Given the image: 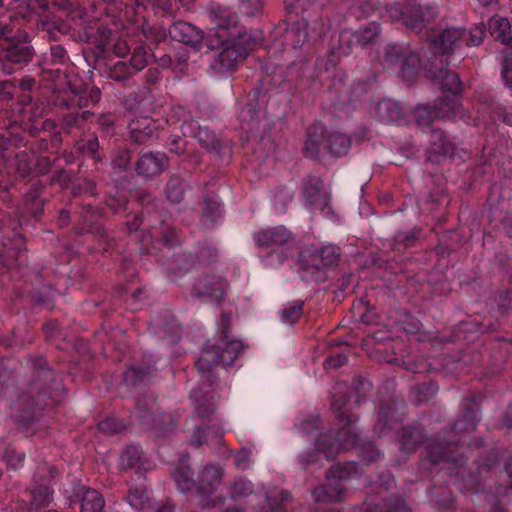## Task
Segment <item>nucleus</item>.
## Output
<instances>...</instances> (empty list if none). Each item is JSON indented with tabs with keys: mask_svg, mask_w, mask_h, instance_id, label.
Returning <instances> with one entry per match:
<instances>
[{
	"mask_svg": "<svg viewBox=\"0 0 512 512\" xmlns=\"http://www.w3.org/2000/svg\"><path fill=\"white\" fill-rule=\"evenodd\" d=\"M482 394L472 395L461 403L459 417L449 431H443L427 439L418 463L416 481L433 477L432 501L439 512H457L456 500L450 484L478 506L489 507L488 512H512V455L504 464L509 485L497 484L494 476L498 471L499 455L489 451L474 457V451L484 446L482 437H468L481 420Z\"/></svg>",
	"mask_w": 512,
	"mask_h": 512,
	"instance_id": "1",
	"label": "nucleus"
},
{
	"mask_svg": "<svg viewBox=\"0 0 512 512\" xmlns=\"http://www.w3.org/2000/svg\"><path fill=\"white\" fill-rule=\"evenodd\" d=\"M485 26L481 23L470 29L451 27L442 31L427 32L423 45L431 57L426 61L410 45L388 44L385 48L384 67L397 71L403 79L411 80L423 68L428 71L442 96L437 104L418 106L415 110L419 126L430 127L435 119L456 122L465 120L467 112L461 104L463 82L458 73L448 68L467 56V49L479 46L485 36Z\"/></svg>",
	"mask_w": 512,
	"mask_h": 512,
	"instance_id": "2",
	"label": "nucleus"
},
{
	"mask_svg": "<svg viewBox=\"0 0 512 512\" xmlns=\"http://www.w3.org/2000/svg\"><path fill=\"white\" fill-rule=\"evenodd\" d=\"M372 383L362 376L353 379L351 386L337 382L332 391L331 410L338 422V429L321 433L315 448H308L297 455V462L303 469L319 464L323 458L332 460L340 451L355 449L359 456L369 462L375 461L380 452L374 442L366 440L357 432L355 423L358 415L353 412L371 390Z\"/></svg>",
	"mask_w": 512,
	"mask_h": 512,
	"instance_id": "3",
	"label": "nucleus"
},
{
	"mask_svg": "<svg viewBox=\"0 0 512 512\" xmlns=\"http://www.w3.org/2000/svg\"><path fill=\"white\" fill-rule=\"evenodd\" d=\"M362 473L363 468L356 461L331 466L326 473L325 483L315 487L311 492L315 501L314 506L308 510L301 507V512H339L330 505L345 500L349 493V482L359 479ZM394 485L395 479L389 471L378 472L370 478L365 487L366 500L353 512H412L403 498L381 496Z\"/></svg>",
	"mask_w": 512,
	"mask_h": 512,
	"instance_id": "4",
	"label": "nucleus"
},
{
	"mask_svg": "<svg viewBox=\"0 0 512 512\" xmlns=\"http://www.w3.org/2000/svg\"><path fill=\"white\" fill-rule=\"evenodd\" d=\"M26 366L31 370L33 379L28 390L13 403L12 416L32 433L41 428H49L54 417V409L60 405L65 389L60 376L53 372L45 358L29 356Z\"/></svg>",
	"mask_w": 512,
	"mask_h": 512,
	"instance_id": "5",
	"label": "nucleus"
},
{
	"mask_svg": "<svg viewBox=\"0 0 512 512\" xmlns=\"http://www.w3.org/2000/svg\"><path fill=\"white\" fill-rule=\"evenodd\" d=\"M230 324L231 315L223 312L220 319L219 343H206L195 362L203 383L198 388L192 389L189 398L195 406L198 417L209 422L216 409V400L212 392L214 384L212 371L217 366L232 365L244 347L240 340L230 339Z\"/></svg>",
	"mask_w": 512,
	"mask_h": 512,
	"instance_id": "6",
	"label": "nucleus"
},
{
	"mask_svg": "<svg viewBox=\"0 0 512 512\" xmlns=\"http://www.w3.org/2000/svg\"><path fill=\"white\" fill-rule=\"evenodd\" d=\"M211 15L218 31L219 53L212 67L221 74L231 73L259 44V33L238 24V16L228 7L213 5Z\"/></svg>",
	"mask_w": 512,
	"mask_h": 512,
	"instance_id": "7",
	"label": "nucleus"
},
{
	"mask_svg": "<svg viewBox=\"0 0 512 512\" xmlns=\"http://www.w3.org/2000/svg\"><path fill=\"white\" fill-rule=\"evenodd\" d=\"M217 260V251L209 246H204L200 250V255L196 256L190 252L182 251L173 253V257L166 263L168 278L182 287L183 293L192 298H198L202 301L221 302L228 288L225 278L214 274H202L190 285H185L181 281L191 272L196 263L210 264Z\"/></svg>",
	"mask_w": 512,
	"mask_h": 512,
	"instance_id": "8",
	"label": "nucleus"
},
{
	"mask_svg": "<svg viewBox=\"0 0 512 512\" xmlns=\"http://www.w3.org/2000/svg\"><path fill=\"white\" fill-rule=\"evenodd\" d=\"M332 0H285L286 9L289 14L297 13L298 8L302 11L299 20L284 22L276 30V37H281V45L285 48L296 49L308 42L321 40L328 30L332 28L329 19L324 20V8Z\"/></svg>",
	"mask_w": 512,
	"mask_h": 512,
	"instance_id": "9",
	"label": "nucleus"
},
{
	"mask_svg": "<svg viewBox=\"0 0 512 512\" xmlns=\"http://www.w3.org/2000/svg\"><path fill=\"white\" fill-rule=\"evenodd\" d=\"M141 201V212L134 216L133 221L126 222L127 232L132 235L141 231L142 244L147 245L150 242L153 248L160 249L161 246L170 251L179 246L180 233L173 226L170 217L161 209V202L149 194L143 195Z\"/></svg>",
	"mask_w": 512,
	"mask_h": 512,
	"instance_id": "10",
	"label": "nucleus"
},
{
	"mask_svg": "<svg viewBox=\"0 0 512 512\" xmlns=\"http://www.w3.org/2000/svg\"><path fill=\"white\" fill-rule=\"evenodd\" d=\"M342 249L334 244H308L301 248L297 265L304 280L321 284L336 274Z\"/></svg>",
	"mask_w": 512,
	"mask_h": 512,
	"instance_id": "11",
	"label": "nucleus"
},
{
	"mask_svg": "<svg viewBox=\"0 0 512 512\" xmlns=\"http://www.w3.org/2000/svg\"><path fill=\"white\" fill-rule=\"evenodd\" d=\"M10 0H0V8ZM10 15H0V73L12 74L27 66L34 57V48L26 41L15 39Z\"/></svg>",
	"mask_w": 512,
	"mask_h": 512,
	"instance_id": "12",
	"label": "nucleus"
},
{
	"mask_svg": "<svg viewBox=\"0 0 512 512\" xmlns=\"http://www.w3.org/2000/svg\"><path fill=\"white\" fill-rule=\"evenodd\" d=\"M100 99V89L96 86L89 88L86 85H70L69 91L57 95L56 104L69 110L63 115L58 132L71 133L74 127L88 122L93 114L88 110L79 113V110L96 105Z\"/></svg>",
	"mask_w": 512,
	"mask_h": 512,
	"instance_id": "13",
	"label": "nucleus"
},
{
	"mask_svg": "<svg viewBox=\"0 0 512 512\" xmlns=\"http://www.w3.org/2000/svg\"><path fill=\"white\" fill-rule=\"evenodd\" d=\"M351 139L341 132H327L324 125L314 123L307 128L303 154L307 158L316 159L320 156L331 155L342 157L348 154Z\"/></svg>",
	"mask_w": 512,
	"mask_h": 512,
	"instance_id": "14",
	"label": "nucleus"
},
{
	"mask_svg": "<svg viewBox=\"0 0 512 512\" xmlns=\"http://www.w3.org/2000/svg\"><path fill=\"white\" fill-rule=\"evenodd\" d=\"M264 266L277 268L287 260L295 236L284 226L269 227L254 234Z\"/></svg>",
	"mask_w": 512,
	"mask_h": 512,
	"instance_id": "15",
	"label": "nucleus"
},
{
	"mask_svg": "<svg viewBox=\"0 0 512 512\" xmlns=\"http://www.w3.org/2000/svg\"><path fill=\"white\" fill-rule=\"evenodd\" d=\"M27 146L28 140L23 134L9 129L0 133V174L6 168H13L21 179L31 177L33 155L27 150H20Z\"/></svg>",
	"mask_w": 512,
	"mask_h": 512,
	"instance_id": "16",
	"label": "nucleus"
},
{
	"mask_svg": "<svg viewBox=\"0 0 512 512\" xmlns=\"http://www.w3.org/2000/svg\"><path fill=\"white\" fill-rule=\"evenodd\" d=\"M393 22H400L415 33L422 32L438 15L434 3H422L421 0L395 2L386 8Z\"/></svg>",
	"mask_w": 512,
	"mask_h": 512,
	"instance_id": "17",
	"label": "nucleus"
},
{
	"mask_svg": "<svg viewBox=\"0 0 512 512\" xmlns=\"http://www.w3.org/2000/svg\"><path fill=\"white\" fill-rule=\"evenodd\" d=\"M20 227L19 220H13L10 226H5L0 218V266L4 268H20L26 263V242L19 232Z\"/></svg>",
	"mask_w": 512,
	"mask_h": 512,
	"instance_id": "18",
	"label": "nucleus"
},
{
	"mask_svg": "<svg viewBox=\"0 0 512 512\" xmlns=\"http://www.w3.org/2000/svg\"><path fill=\"white\" fill-rule=\"evenodd\" d=\"M185 137H193L206 151L223 163H229L232 158V146L221 142L213 131L206 125H201L197 119L185 120L181 126Z\"/></svg>",
	"mask_w": 512,
	"mask_h": 512,
	"instance_id": "19",
	"label": "nucleus"
},
{
	"mask_svg": "<svg viewBox=\"0 0 512 512\" xmlns=\"http://www.w3.org/2000/svg\"><path fill=\"white\" fill-rule=\"evenodd\" d=\"M223 468L219 464L207 463L197 479V493L204 507L215 506L224 502V497L217 494V486L223 477Z\"/></svg>",
	"mask_w": 512,
	"mask_h": 512,
	"instance_id": "20",
	"label": "nucleus"
},
{
	"mask_svg": "<svg viewBox=\"0 0 512 512\" xmlns=\"http://www.w3.org/2000/svg\"><path fill=\"white\" fill-rule=\"evenodd\" d=\"M102 216V211L95 207L92 203H85L80 211V218L82 220L74 229L77 234H91L96 238L100 244H103V250L108 251L113 246V239L110 238L108 232L104 229L102 223L99 221Z\"/></svg>",
	"mask_w": 512,
	"mask_h": 512,
	"instance_id": "21",
	"label": "nucleus"
},
{
	"mask_svg": "<svg viewBox=\"0 0 512 512\" xmlns=\"http://www.w3.org/2000/svg\"><path fill=\"white\" fill-rule=\"evenodd\" d=\"M301 191L305 202V208L310 213L331 211L329 193L323 187L321 177L309 174L301 181Z\"/></svg>",
	"mask_w": 512,
	"mask_h": 512,
	"instance_id": "22",
	"label": "nucleus"
},
{
	"mask_svg": "<svg viewBox=\"0 0 512 512\" xmlns=\"http://www.w3.org/2000/svg\"><path fill=\"white\" fill-rule=\"evenodd\" d=\"M132 420L143 430L155 429L159 431L158 436L166 437L174 430V423L171 417L163 412L156 413L153 407L137 403L132 412Z\"/></svg>",
	"mask_w": 512,
	"mask_h": 512,
	"instance_id": "23",
	"label": "nucleus"
},
{
	"mask_svg": "<svg viewBox=\"0 0 512 512\" xmlns=\"http://www.w3.org/2000/svg\"><path fill=\"white\" fill-rule=\"evenodd\" d=\"M148 331L168 345L175 344L181 336L180 326L168 308L151 315Z\"/></svg>",
	"mask_w": 512,
	"mask_h": 512,
	"instance_id": "24",
	"label": "nucleus"
},
{
	"mask_svg": "<svg viewBox=\"0 0 512 512\" xmlns=\"http://www.w3.org/2000/svg\"><path fill=\"white\" fill-rule=\"evenodd\" d=\"M482 355L470 347L453 354H442L439 364L442 370L449 375L458 377L462 373L470 372V368L481 362Z\"/></svg>",
	"mask_w": 512,
	"mask_h": 512,
	"instance_id": "25",
	"label": "nucleus"
},
{
	"mask_svg": "<svg viewBox=\"0 0 512 512\" xmlns=\"http://www.w3.org/2000/svg\"><path fill=\"white\" fill-rule=\"evenodd\" d=\"M457 145L451 136L440 128H432L430 132V145L426 151V159L431 163H440L443 159H453L456 155Z\"/></svg>",
	"mask_w": 512,
	"mask_h": 512,
	"instance_id": "26",
	"label": "nucleus"
},
{
	"mask_svg": "<svg viewBox=\"0 0 512 512\" xmlns=\"http://www.w3.org/2000/svg\"><path fill=\"white\" fill-rule=\"evenodd\" d=\"M167 123L168 120L155 119L148 115L135 117L128 124L130 138L136 144H146L157 137V132L164 129Z\"/></svg>",
	"mask_w": 512,
	"mask_h": 512,
	"instance_id": "27",
	"label": "nucleus"
},
{
	"mask_svg": "<svg viewBox=\"0 0 512 512\" xmlns=\"http://www.w3.org/2000/svg\"><path fill=\"white\" fill-rule=\"evenodd\" d=\"M379 33L380 25L375 21L370 22L365 27L359 28L354 32L344 30L339 34L338 42H340V49L344 55L347 56L352 53L353 46L356 45L364 48L371 44Z\"/></svg>",
	"mask_w": 512,
	"mask_h": 512,
	"instance_id": "28",
	"label": "nucleus"
},
{
	"mask_svg": "<svg viewBox=\"0 0 512 512\" xmlns=\"http://www.w3.org/2000/svg\"><path fill=\"white\" fill-rule=\"evenodd\" d=\"M168 165V157L164 153L141 151L134 162V169L138 176L150 179L160 175Z\"/></svg>",
	"mask_w": 512,
	"mask_h": 512,
	"instance_id": "29",
	"label": "nucleus"
},
{
	"mask_svg": "<svg viewBox=\"0 0 512 512\" xmlns=\"http://www.w3.org/2000/svg\"><path fill=\"white\" fill-rule=\"evenodd\" d=\"M300 77L298 74V64L292 63L288 67L276 65L271 71L268 66L265 67V75L262 77V88L267 92L281 89L292 83L296 78Z\"/></svg>",
	"mask_w": 512,
	"mask_h": 512,
	"instance_id": "30",
	"label": "nucleus"
},
{
	"mask_svg": "<svg viewBox=\"0 0 512 512\" xmlns=\"http://www.w3.org/2000/svg\"><path fill=\"white\" fill-rule=\"evenodd\" d=\"M19 296L27 298L30 303L41 308L53 309L54 307V290L51 285L44 284L39 275L35 277V282L25 284Z\"/></svg>",
	"mask_w": 512,
	"mask_h": 512,
	"instance_id": "31",
	"label": "nucleus"
},
{
	"mask_svg": "<svg viewBox=\"0 0 512 512\" xmlns=\"http://www.w3.org/2000/svg\"><path fill=\"white\" fill-rule=\"evenodd\" d=\"M69 500L70 506L80 504V512H107L102 493L94 488L79 485Z\"/></svg>",
	"mask_w": 512,
	"mask_h": 512,
	"instance_id": "32",
	"label": "nucleus"
},
{
	"mask_svg": "<svg viewBox=\"0 0 512 512\" xmlns=\"http://www.w3.org/2000/svg\"><path fill=\"white\" fill-rule=\"evenodd\" d=\"M132 158L133 152L128 148L118 149L112 156V178L121 188H125L134 176L135 169Z\"/></svg>",
	"mask_w": 512,
	"mask_h": 512,
	"instance_id": "33",
	"label": "nucleus"
},
{
	"mask_svg": "<svg viewBox=\"0 0 512 512\" xmlns=\"http://www.w3.org/2000/svg\"><path fill=\"white\" fill-rule=\"evenodd\" d=\"M169 35L172 40L200 49L204 39V32L185 21H175L169 27Z\"/></svg>",
	"mask_w": 512,
	"mask_h": 512,
	"instance_id": "34",
	"label": "nucleus"
},
{
	"mask_svg": "<svg viewBox=\"0 0 512 512\" xmlns=\"http://www.w3.org/2000/svg\"><path fill=\"white\" fill-rule=\"evenodd\" d=\"M374 112L379 121L383 123L401 125L406 122L405 110L398 101L391 98L379 101Z\"/></svg>",
	"mask_w": 512,
	"mask_h": 512,
	"instance_id": "35",
	"label": "nucleus"
},
{
	"mask_svg": "<svg viewBox=\"0 0 512 512\" xmlns=\"http://www.w3.org/2000/svg\"><path fill=\"white\" fill-rule=\"evenodd\" d=\"M400 441L399 449L409 455L416 451L425 440L424 429L420 424L402 426L398 432Z\"/></svg>",
	"mask_w": 512,
	"mask_h": 512,
	"instance_id": "36",
	"label": "nucleus"
},
{
	"mask_svg": "<svg viewBox=\"0 0 512 512\" xmlns=\"http://www.w3.org/2000/svg\"><path fill=\"white\" fill-rule=\"evenodd\" d=\"M396 401L392 398L381 400L378 406L377 419L374 424V432L379 436H384L390 430L397 429L394 424Z\"/></svg>",
	"mask_w": 512,
	"mask_h": 512,
	"instance_id": "37",
	"label": "nucleus"
},
{
	"mask_svg": "<svg viewBox=\"0 0 512 512\" xmlns=\"http://www.w3.org/2000/svg\"><path fill=\"white\" fill-rule=\"evenodd\" d=\"M44 184L41 180H37L31 184L29 190L24 194V209L35 220H39L44 213L45 200L42 198Z\"/></svg>",
	"mask_w": 512,
	"mask_h": 512,
	"instance_id": "38",
	"label": "nucleus"
},
{
	"mask_svg": "<svg viewBox=\"0 0 512 512\" xmlns=\"http://www.w3.org/2000/svg\"><path fill=\"white\" fill-rule=\"evenodd\" d=\"M153 365L150 362H143L142 364L132 363L127 366L123 374V383L126 386L140 388L142 385H147L150 380V375Z\"/></svg>",
	"mask_w": 512,
	"mask_h": 512,
	"instance_id": "39",
	"label": "nucleus"
},
{
	"mask_svg": "<svg viewBox=\"0 0 512 512\" xmlns=\"http://www.w3.org/2000/svg\"><path fill=\"white\" fill-rule=\"evenodd\" d=\"M201 207V221L206 227H211L222 219L223 204L218 196H205Z\"/></svg>",
	"mask_w": 512,
	"mask_h": 512,
	"instance_id": "40",
	"label": "nucleus"
},
{
	"mask_svg": "<svg viewBox=\"0 0 512 512\" xmlns=\"http://www.w3.org/2000/svg\"><path fill=\"white\" fill-rule=\"evenodd\" d=\"M293 502L292 495L287 490H280L265 496L258 512H287Z\"/></svg>",
	"mask_w": 512,
	"mask_h": 512,
	"instance_id": "41",
	"label": "nucleus"
},
{
	"mask_svg": "<svg viewBox=\"0 0 512 512\" xmlns=\"http://www.w3.org/2000/svg\"><path fill=\"white\" fill-rule=\"evenodd\" d=\"M173 478L181 492H197V480L193 478V472L186 459L179 460L173 472Z\"/></svg>",
	"mask_w": 512,
	"mask_h": 512,
	"instance_id": "42",
	"label": "nucleus"
},
{
	"mask_svg": "<svg viewBox=\"0 0 512 512\" xmlns=\"http://www.w3.org/2000/svg\"><path fill=\"white\" fill-rule=\"evenodd\" d=\"M489 31L496 41L504 45H509L512 42V26L505 17L493 16L489 20Z\"/></svg>",
	"mask_w": 512,
	"mask_h": 512,
	"instance_id": "43",
	"label": "nucleus"
},
{
	"mask_svg": "<svg viewBox=\"0 0 512 512\" xmlns=\"http://www.w3.org/2000/svg\"><path fill=\"white\" fill-rule=\"evenodd\" d=\"M76 148L84 157L91 159L95 165V169L98 170V164L102 162L98 138L92 136L88 139H82L77 142Z\"/></svg>",
	"mask_w": 512,
	"mask_h": 512,
	"instance_id": "44",
	"label": "nucleus"
},
{
	"mask_svg": "<svg viewBox=\"0 0 512 512\" xmlns=\"http://www.w3.org/2000/svg\"><path fill=\"white\" fill-rule=\"evenodd\" d=\"M186 188L187 183L181 176L176 174L171 175L165 188L167 199L173 203L181 202L184 198Z\"/></svg>",
	"mask_w": 512,
	"mask_h": 512,
	"instance_id": "45",
	"label": "nucleus"
},
{
	"mask_svg": "<svg viewBox=\"0 0 512 512\" xmlns=\"http://www.w3.org/2000/svg\"><path fill=\"white\" fill-rule=\"evenodd\" d=\"M118 185L109 188V190H105V205L113 212L117 213L120 210L126 209L128 204L126 193L123 190H120Z\"/></svg>",
	"mask_w": 512,
	"mask_h": 512,
	"instance_id": "46",
	"label": "nucleus"
},
{
	"mask_svg": "<svg viewBox=\"0 0 512 512\" xmlns=\"http://www.w3.org/2000/svg\"><path fill=\"white\" fill-rule=\"evenodd\" d=\"M402 365L405 370L412 373H429L434 367L432 363L423 355H406L402 359Z\"/></svg>",
	"mask_w": 512,
	"mask_h": 512,
	"instance_id": "47",
	"label": "nucleus"
},
{
	"mask_svg": "<svg viewBox=\"0 0 512 512\" xmlns=\"http://www.w3.org/2000/svg\"><path fill=\"white\" fill-rule=\"evenodd\" d=\"M421 235L420 228L397 232L394 238V249L402 251L416 246Z\"/></svg>",
	"mask_w": 512,
	"mask_h": 512,
	"instance_id": "48",
	"label": "nucleus"
},
{
	"mask_svg": "<svg viewBox=\"0 0 512 512\" xmlns=\"http://www.w3.org/2000/svg\"><path fill=\"white\" fill-rule=\"evenodd\" d=\"M0 456L6 462L7 466L12 469L21 467L25 459L24 452H17L13 445H6L3 440H0Z\"/></svg>",
	"mask_w": 512,
	"mask_h": 512,
	"instance_id": "49",
	"label": "nucleus"
},
{
	"mask_svg": "<svg viewBox=\"0 0 512 512\" xmlns=\"http://www.w3.org/2000/svg\"><path fill=\"white\" fill-rule=\"evenodd\" d=\"M210 434L218 441L222 438L223 432L215 425L203 424L194 429L191 442L196 446H201L208 442Z\"/></svg>",
	"mask_w": 512,
	"mask_h": 512,
	"instance_id": "50",
	"label": "nucleus"
},
{
	"mask_svg": "<svg viewBox=\"0 0 512 512\" xmlns=\"http://www.w3.org/2000/svg\"><path fill=\"white\" fill-rule=\"evenodd\" d=\"M54 491L46 485H40L31 491L30 504L35 509L48 506L53 501Z\"/></svg>",
	"mask_w": 512,
	"mask_h": 512,
	"instance_id": "51",
	"label": "nucleus"
},
{
	"mask_svg": "<svg viewBox=\"0 0 512 512\" xmlns=\"http://www.w3.org/2000/svg\"><path fill=\"white\" fill-rule=\"evenodd\" d=\"M125 501L137 512H145L149 501L147 490L142 488H131L125 496Z\"/></svg>",
	"mask_w": 512,
	"mask_h": 512,
	"instance_id": "52",
	"label": "nucleus"
},
{
	"mask_svg": "<svg viewBox=\"0 0 512 512\" xmlns=\"http://www.w3.org/2000/svg\"><path fill=\"white\" fill-rule=\"evenodd\" d=\"M304 313V301L297 300L293 303H288L281 310V321L286 324L293 325L297 323Z\"/></svg>",
	"mask_w": 512,
	"mask_h": 512,
	"instance_id": "53",
	"label": "nucleus"
},
{
	"mask_svg": "<svg viewBox=\"0 0 512 512\" xmlns=\"http://www.w3.org/2000/svg\"><path fill=\"white\" fill-rule=\"evenodd\" d=\"M438 392V385L436 382L428 381L417 384L414 389V401L417 405L427 403Z\"/></svg>",
	"mask_w": 512,
	"mask_h": 512,
	"instance_id": "54",
	"label": "nucleus"
},
{
	"mask_svg": "<svg viewBox=\"0 0 512 512\" xmlns=\"http://www.w3.org/2000/svg\"><path fill=\"white\" fill-rule=\"evenodd\" d=\"M142 457L141 448L138 445H128L120 456V467L131 469L138 465Z\"/></svg>",
	"mask_w": 512,
	"mask_h": 512,
	"instance_id": "55",
	"label": "nucleus"
},
{
	"mask_svg": "<svg viewBox=\"0 0 512 512\" xmlns=\"http://www.w3.org/2000/svg\"><path fill=\"white\" fill-rule=\"evenodd\" d=\"M254 492V485L244 477H236L231 484L230 495L233 500L247 497Z\"/></svg>",
	"mask_w": 512,
	"mask_h": 512,
	"instance_id": "56",
	"label": "nucleus"
},
{
	"mask_svg": "<svg viewBox=\"0 0 512 512\" xmlns=\"http://www.w3.org/2000/svg\"><path fill=\"white\" fill-rule=\"evenodd\" d=\"M493 302L501 316H506L512 309V289L505 288L494 294Z\"/></svg>",
	"mask_w": 512,
	"mask_h": 512,
	"instance_id": "57",
	"label": "nucleus"
},
{
	"mask_svg": "<svg viewBox=\"0 0 512 512\" xmlns=\"http://www.w3.org/2000/svg\"><path fill=\"white\" fill-rule=\"evenodd\" d=\"M127 423L120 418L110 416L98 423V430L105 435H114L123 432Z\"/></svg>",
	"mask_w": 512,
	"mask_h": 512,
	"instance_id": "58",
	"label": "nucleus"
},
{
	"mask_svg": "<svg viewBox=\"0 0 512 512\" xmlns=\"http://www.w3.org/2000/svg\"><path fill=\"white\" fill-rule=\"evenodd\" d=\"M107 74L110 79L122 82L128 79L133 71L126 61L119 60L108 68Z\"/></svg>",
	"mask_w": 512,
	"mask_h": 512,
	"instance_id": "59",
	"label": "nucleus"
},
{
	"mask_svg": "<svg viewBox=\"0 0 512 512\" xmlns=\"http://www.w3.org/2000/svg\"><path fill=\"white\" fill-rule=\"evenodd\" d=\"M147 64V49L142 45L135 47L128 63V65L131 66L133 73L142 70L147 66Z\"/></svg>",
	"mask_w": 512,
	"mask_h": 512,
	"instance_id": "60",
	"label": "nucleus"
},
{
	"mask_svg": "<svg viewBox=\"0 0 512 512\" xmlns=\"http://www.w3.org/2000/svg\"><path fill=\"white\" fill-rule=\"evenodd\" d=\"M501 78L504 86L512 94V50L507 51L501 60Z\"/></svg>",
	"mask_w": 512,
	"mask_h": 512,
	"instance_id": "61",
	"label": "nucleus"
},
{
	"mask_svg": "<svg viewBox=\"0 0 512 512\" xmlns=\"http://www.w3.org/2000/svg\"><path fill=\"white\" fill-rule=\"evenodd\" d=\"M13 385L12 373L3 365H0V399L11 395Z\"/></svg>",
	"mask_w": 512,
	"mask_h": 512,
	"instance_id": "62",
	"label": "nucleus"
},
{
	"mask_svg": "<svg viewBox=\"0 0 512 512\" xmlns=\"http://www.w3.org/2000/svg\"><path fill=\"white\" fill-rule=\"evenodd\" d=\"M45 339L50 343H57V340L63 338V332L57 320H49L43 325Z\"/></svg>",
	"mask_w": 512,
	"mask_h": 512,
	"instance_id": "63",
	"label": "nucleus"
},
{
	"mask_svg": "<svg viewBox=\"0 0 512 512\" xmlns=\"http://www.w3.org/2000/svg\"><path fill=\"white\" fill-rule=\"evenodd\" d=\"M493 113L504 124L512 126V103H498L493 107Z\"/></svg>",
	"mask_w": 512,
	"mask_h": 512,
	"instance_id": "64",
	"label": "nucleus"
}]
</instances>
